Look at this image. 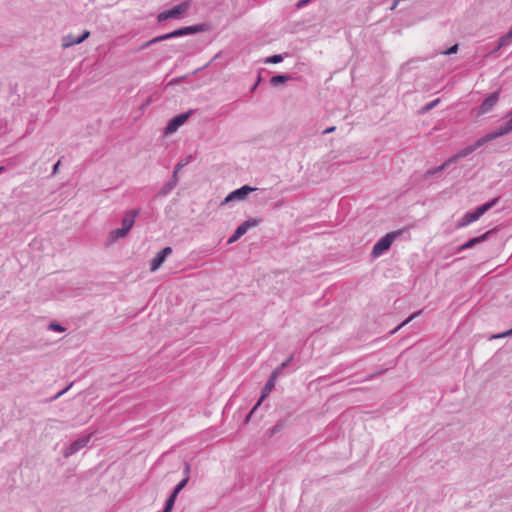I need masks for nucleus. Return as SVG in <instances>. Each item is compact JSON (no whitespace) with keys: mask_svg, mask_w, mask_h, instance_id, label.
<instances>
[{"mask_svg":"<svg viewBox=\"0 0 512 512\" xmlns=\"http://www.w3.org/2000/svg\"><path fill=\"white\" fill-rule=\"evenodd\" d=\"M191 472V465L188 462H184V478H187V481H189Z\"/></svg>","mask_w":512,"mask_h":512,"instance_id":"29","label":"nucleus"},{"mask_svg":"<svg viewBox=\"0 0 512 512\" xmlns=\"http://www.w3.org/2000/svg\"><path fill=\"white\" fill-rule=\"evenodd\" d=\"M276 379L277 378L274 377L272 374L270 375V378L268 379V381L266 382V384L263 387V390H262V393H261V396H260L258 402L253 407V409L251 410L249 415H251L258 408V406L261 404V402L271 393V391L274 389ZM249 417L250 416L247 417V420L249 419Z\"/></svg>","mask_w":512,"mask_h":512,"instance_id":"13","label":"nucleus"},{"mask_svg":"<svg viewBox=\"0 0 512 512\" xmlns=\"http://www.w3.org/2000/svg\"><path fill=\"white\" fill-rule=\"evenodd\" d=\"M171 181H175V185H177L178 178H177V174H175V171L173 172V176H172Z\"/></svg>","mask_w":512,"mask_h":512,"instance_id":"37","label":"nucleus"},{"mask_svg":"<svg viewBox=\"0 0 512 512\" xmlns=\"http://www.w3.org/2000/svg\"><path fill=\"white\" fill-rule=\"evenodd\" d=\"M512 43V27L510 28V30L502 35L499 40H498V45H497V49H501L503 47H506L508 45H510Z\"/></svg>","mask_w":512,"mask_h":512,"instance_id":"18","label":"nucleus"},{"mask_svg":"<svg viewBox=\"0 0 512 512\" xmlns=\"http://www.w3.org/2000/svg\"><path fill=\"white\" fill-rule=\"evenodd\" d=\"M49 329L50 330H54V331H58V332L65 331V328L62 325L58 324V323H51L49 325Z\"/></svg>","mask_w":512,"mask_h":512,"instance_id":"28","label":"nucleus"},{"mask_svg":"<svg viewBox=\"0 0 512 512\" xmlns=\"http://www.w3.org/2000/svg\"><path fill=\"white\" fill-rule=\"evenodd\" d=\"M421 310L411 314L405 321H403L400 325H398L393 331L392 333H395L396 331H398L400 328H402L403 326H405L406 324H408L410 321H412L414 318H416L417 316H419L421 314Z\"/></svg>","mask_w":512,"mask_h":512,"instance_id":"24","label":"nucleus"},{"mask_svg":"<svg viewBox=\"0 0 512 512\" xmlns=\"http://www.w3.org/2000/svg\"><path fill=\"white\" fill-rule=\"evenodd\" d=\"M511 131H512V111L508 115V120L502 126H500L495 131L488 133L485 136L481 137L480 139L475 141V143L472 144L471 146H472L473 150L475 151L478 148L485 145L486 143H488L500 136H503Z\"/></svg>","mask_w":512,"mask_h":512,"instance_id":"2","label":"nucleus"},{"mask_svg":"<svg viewBox=\"0 0 512 512\" xmlns=\"http://www.w3.org/2000/svg\"><path fill=\"white\" fill-rule=\"evenodd\" d=\"M400 234H401V231H394V232L387 233L385 236L380 238L373 246L371 255L374 258L381 256L385 251H387L390 248V246L393 243V241L395 240V238L397 236H399Z\"/></svg>","mask_w":512,"mask_h":512,"instance_id":"5","label":"nucleus"},{"mask_svg":"<svg viewBox=\"0 0 512 512\" xmlns=\"http://www.w3.org/2000/svg\"><path fill=\"white\" fill-rule=\"evenodd\" d=\"M399 1L395 0L394 3L392 4L390 10H394L396 8V6L398 5Z\"/></svg>","mask_w":512,"mask_h":512,"instance_id":"39","label":"nucleus"},{"mask_svg":"<svg viewBox=\"0 0 512 512\" xmlns=\"http://www.w3.org/2000/svg\"><path fill=\"white\" fill-rule=\"evenodd\" d=\"M335 129H336V127H335V126L330 127V128H327L326 130H324V131H323V134H329V133H332V132H334V131H335Z\"/></svg>","mask_w":512,"mask_h":512,"instance_id":"36","label":"nucleus"},{"mask_svg":"<svg viewBox=\"0 0 512 512\" xmlns=\"http://www.w3.org/2000/svg\"><path fill=\"white\" fill-rule=\"evenodd\" d=\"M176 498H177V496H175V494H171L168 497V499L166 500L165 507H164V510L162 512H171V510H172V508L174 506Z\"/></svg>","mask_w":512,"mask_h":512,"instance_id":"23","label":"nucleus"},{"mask_svg":"<svg viewBox=\"0 0 512 512\" xmlns=\"http://www.w3.org/2000/svg\"><path fill=\"white\" fill-rule=\"evenodd\" d=\"M451 164V162H449V159L446 160L443 164H441L440 166L438 167H435V168H432V169H429L427 170L424 175H423V178L424 179H428L429 177L431 176H434L440 172H442L443 170H445L449 165Z\"/></svg>","mask_w":512,"mask_h":512,"instance_id":"16","label":"nucleus"},{"mask_svg":"<svg viewBox=\"0 0 512 512\" xmlns=\"http://www.w3.org/2000/svg\"><path fill=\"white\" fill-rule=\"evenodd\" d=\"M171 253H172V248L169 246L165 247L160 252H158L156 254V256L151 260L150 270L152 272H155L157 269H159L160 266L166 260L167 256H169Z\"/></svg>","mask_w":512,"mask_h":512,"instance_id":"12","label":"nucleus"},{"mask_svg":"<svg viewBox=\"0 0 512 512\" xmlns=\"http://www.w3.org/2000/svg\"><path fill=\"white\" fill-rule=\"evenodd\" d=\"M508 336H512L511 330H507V331H505L503 333H500V334L492 335L491 339H499V338H504V337H508Z\"/></svg>","mask_w":512,"mask_h":512,"instance_id":"30","label":"nucleus"},{"mask_svg":"<svg viewBox=\"0 0 512 512\" xmlns=\"http://www.w3.org/2000/svg\"><path fill=\"white\" fill-rule=\"evenodd\" d=\"M292 361V356L289 357L285 362H283L280 366L275 368L273 372L271 373L274 377H278L282 374L283 370L289 365V363Z\"/></svg>","mask_w":512,"mask_h":512,"instance_id":"22","label":"nucleus"},{"mask_svg":"<svg viewBox=\"0 0 512 512\" xmlns=\"http://www.w3.org/2000/svg\"><path fill=\"white\" fill-rule=\"evenodd\" d=\"M60 160L58 162H56L53 166V169H52V175L55 176L57 173H58V169H59V166H60Z\"/></svg>","mask_w":512,"mask_h":512,"instance_id":"35","label":"nucleus"},{"mask_svg":"<svg viewBox=\"0 0 512 512\" xmlns=\"http://www.w3.org/2000/svg\"><path fill=\"white\" fill-rule=\"evenodd\" d=\"M90 36V32L88 30H84L80 36H74L72 34L66 35L62 39L63 48H68L74 46L76 44H80L85 41Z\"/></svg>","mask_w":512,"mask_h":512,"instance_id":"11","label":"nucleus"},{"mask_svg":"<svg viewBox=\"0 0 512 512\" xmlns=\"http://www.w3.org/2000/svg\"><path fill=\"white\" fill-rule=\"evenodd\" d=\"M204 30H205L204 25H193V26L183 27V28L174 30L173 32H170L168 34H164V35L155 37V38L147 41L146 43H144L141 46V49H145V48L149 47L150 45L161 42L163 40L180 37V36H184V35H188V34H195L198 32H202Z\"/></svg>","mask_w":512,"mask_h":512,"instance_id":"1","label":"nucleus"},{"mask_svg":"<svg viewBox=\"0 0 512 512\" xmlns=\"http://www.w3.org/2000/svg\"><path fill=\"white\" fill-rule=\"evenodd\" d=\"M473 152H474V150H473L472 146L469 145V146L461 149L458 153H456L452 157H450L449 162H451V164L455 163L457 160L464 158Z\"/></svg>","mask_w":512,"mask_h":512,"instance_id":"17","label":"nucleus"},{"mask_svg":"<svg viewBox=\"0 0 512 512\" xmlns=\"http://www.w3.org/2000/svg\"><path fill=\"white\" fill-rule=\"evenodd\" d=\"M72 384H70L69 386H67L66 388H64L63 390H61L60 392H58L54 397L53 399H58L59 397H61L70 387H71Z\"/></svg>","mask_w":512,"mask_h":512,"instance_id":"34","label":"nucleus"},{"mask_svg":"<svg viewBox=\"0 0 512 512\" xmlns=\"http://www.w3.org/2000/svg\"><path fill=\"white\" fill-rule=\"evenodd\" d=\"M291 80V76L290 75H276V76H273L271 79H270V83L271 85L273 86H278L279 84H282V83H285L287 81Z\"/></svg>","mask_w":512,"mask_h":512,"instance_id":"20","label":"nucleus"},{"mask_svg":"<svg viewBox=\"0 0 512 512\" xmlns=\"http://www.w3.org/2000/svg\"><path fill=\"white\" fill-rule=\"evenodd\" d=\"M191 7V2L189 0L184 1L176 6H174L172 9L163 11L158 14L157 21L163 22L168 19H179L182 17L184 13H186Z\"/></svg>","mask_w":512,"mask_h":512,"instance_id":"4","label":"nucleus"},{"mask_svg":"<svg viewBox=\"0 0 512 512\" xmlns=\"http://www.w3.org/2000/svg\"><path fill=\"white\" fill-rule=\"evenodd\" d=\"M440 102V99H435L433 101H431L430 103L426 104L423 108H422V113H427L429 112L430 110H432L434 107L437 106V104Z\"/></svg>","mask_w":512,"mask_h":512,"instance_id":"27","label":"nucleus"},{"mask_svg":"<svg viewBox=\"0 0 512 512\" xmlns=\"http://www.w3.org/2000/svg\"><path fill=\"white\" fill-rule=\"evenodd\" d=\"M192 111H189L187 113L179 114L175 117H173L167 124L165 128V134H171L178 130L180 126H182L189 116L191 115Z\"/></svg>","mask_w":512,"mask_h":512,"instance_id":"8","label":"nucleus"},{"mask_svg":"<svg viewBox=\"0 0 512 512\" xmlns=\"http://www.w3.org/2000/svg\"><path fill=\"white\" fill-rule=\"evenodd\" d=\"M493 231L490 230V231H487L486 233L482 234L481 236H478V237H474L470 240H468L466 243H464L463 245L459 246L458 249H457V252H461L463 250H466V249H469V248H472L474 247L475 245L479 244V243H482L483 241H485L490 234H492Z\"/></svg>","mask_w":512,"mask_h":512,"instance_id":"14","label":"nucleus"},{"mask_svg":"<svg viewBox=\"0 0 512 512\" xmlns=\"http://www.w3.org/2000/svg\"><path fill=\"white\" fill-rule=\"evenodd\" d=\"M499 199V197H496L491 201L479 206L475 211L466 213L457 223V228L465 227L477 221L485 212L494 207L498 203Z\"/></svg>","mask_w":512,"mask_h":512,"instance_id":"3","label":"nucleus"},{"mask_svg":"<svg viewBox=\"0 0 512 512\" xmlns=\"http://www.w3.org/2000/svg\"><path fill=\"white\" fill-rule=\"evenodd\" d=\"M175 181H169L167 182L159 191V196H166L169 194L174 188H175Z\"/></svg>","mask_w":512,"mask_h":512,"instance_id":"21","label":"nucleus"},{"mask_svg":"<svg viewBox=\"0 0 512 512\" xmlns=\"http://www.w3.org/2000/svg\"><path fill=\"white\" fill-rule=\"evenodd\" d=\"M4 171V167L0 166V173Z\"/></svg>","mask_w":512,"mask_h":512,"instance_id":"43","label":"nucleus"},{"mask_svg":"<svg viewBox=\"0 0 512 512\" xmlns=\"http://www.w3.org/2000/svg\"><path fill=\"white\" fill-rule=\"evenodd\" d=\"M187 163H188V161H185V162L181 161V162L177 163L175 168H174L175 169V174H177L178 171L180 169H182Z\"/></svg>","mask_w":512,"mask_h":512,"instance_id":"32","label":"nucleus"},{"mask_svg":"<svg viewBox=\"0 0 512 512\" xmlns=\"http://www.w3.org/2000/svg\"><path fill=\"white\" fill-rule=\"evenodd\" d=\"M188 481L187 478H183L174 488L173 492L171 494H175L177 496L181 490L187 485Z\"/></svg>","mask_w":512,"mask_h":512,"instance_id":"25","label":"nucleus"},{"mask_svg":"<svg viewBox=\"0 0 512 512\" xmlns=\"http://www.w3.org/2000/svg\"><path fill=\"white\" fill-rule=\"evenodd\" d=\"M458 51V44H455L453 46H451L448 50H446L444 52L445 55H451V54H454Z\"/></svg>","mask_w":512,"mask_h":512,"instance_id":"31","label":"nucleus"},{"mask_svg":"<svg viewBox=\"0 0 512 512\" xmlns=\"http://www.w3.org/2000/svg\"><path fill=\"white\" fill-rule=\"evenodd\" d=\"M283 61V56L276 54L265 59V63L277 64Z\"/></svg>","mask_w":512,"mask_h":512,"instance_id":"26","label":"nucleus"},{"mask_svg":"<svg viewBox=\"0 0 512 512\" xmlns=\"http://www.w3.org/2000/svg\"><path fill=\"white\" fill-rule=\"evenodd\" d=\"M139 215V210H129L125 213L123 219H122V228H124L126 231H130V229L133 227L135 218Z\"/></svg>","mask_w":512,"mask_h":512,"instance_id":"15","label":"nucleus"},{"mask_svg":"<svg viewBox=\"0 0 512 512\" xmlns=\"http://www.w3.org/2000/svg\"><path fill=\"white\" fill-rule=\"evenodd\" d=\"M91 435H87L81 437L74 442H72L63 452L64 457L68 458L78 452L80 449L84 448L90 441Z\"/></svg>","mask_w":512,"mask_h":512,"instance_id":"9","label":"nucleus"},{"mask_svg":"<svg viewBox=\"0 0 512 512\" xmlns=\"http://www.w3.org/2000/svg\"><path fill=\"white\" fill-rule=\"evenodd\" d=\"M260 223V220L251 218L244 221L241 225L237 227L232 236L228 239V244H232L236 242L240 237H242L249 228L255 227Z\"/></svg>","mask_w":512,"mask_h":512,"instance_id":"7","label":"nucleus"},{"mask_svg":"<svg viewBox=\"0 0 512 512\" xmlns=\"http://www.w3.org/2000/svg\"><path fill=\"white\" fill-rule=\"evenodd\" d=\"M499 100V92L491 93L484 99L479 107V114H486L493 110Z\"/></svg>","mask_w":512,"mask_h":512,"instance_id":"10","label":"nucleus"},{"mask_svg":"<svg viewBox=\"0 0 512 512\" xmlns=\"http://www.w3.org/2000/svg\"><path fill=\"white\" fill-rule=\"evenodd\" d=\"M171 181H175V185H177L178 178H177V174H175V171L173 172V176H172Z\"/></svg>","mask_w":512,"mask_h":512,"instance_id":"38","label":"nucleus"},{"mask_svg":"<svg viewBox=\"0 0 512 512\" xmlns=\"http://www.w3.org/2000/svg\"><path fill=\"white\" fill-rule=\"evenodd\" d=\"M510 330H511V334H512V328Z\"/></svg>","mask_w":512,"mask_h":512,"instance_id":"44","label":"nucleus"},{"mask_svg":"<svg viewBox=\"0 0 512 512\" xmlns=\"http://www.w3.org/2000/svg\"><path fill=\"white\" fill-rule=\"evenodd\" d=\"M379 374H382V371H380L379 373H377V375H379ZM375 376H376V374H372V375H370L367 379H368V380H370V379L374 378Z\"/></svg>","mask_w":512,"mask_h":512,"instance_id":"40","label":"nucleus"},{"mask_svg":"<svg viewBox=\"0 0 512 512\" xmlns=\"http://www.w3.org/2000/svg\"><path fill=\"white\" fill-rule=\"evenodd\" d=\"M311 0H299L296 4L297 8H302L306 6Z\"/></svg>","mask_w":512,"mask_h":512,"instance_id":"33","label":"nucleus"},{"mask_svg":"<svg viewBox=\"0 0 512 512\" xmlns=\"http://www.w3.org/2000/svg\"><path fill=\"white\" fill-rule=\"evenodd\" d=\"M254 190H256V188L244 185L241 188L236 189L229 193L226 196V198L221 202V205H226L233 201H242L249 195L250 192Z\"/></svg>","mask_w":512,"mask_h":512,"instance_id":"6","label":"nucleus"},{"mask_svg":"<svg viewBox=\"0 0 512 512\" xmlns=\"http://www.w3.org/2000/svg\"><path fill=\"white\" fill-rule=\"evenodd\" d=\"M279 427H280L279 425H276V426L273 428L272 433H275L276 431H278Z\"/></svg>","mask_w":512,"mask_h":512,"instance_id":"42","label":"nucleus"},{"mask_svg":"<svg viewBox=\"0 0 512 512\" xmlns=\"http://www.w3.org/2000/svg\"><path fill=\"white\" fill-rule=\"evenodd\" d=\"M499 50H500V49H497V46H496V47H495V49L489 53V55H493V54H495V53H496L497 51H499Z\"/></svg>","mask_w":512,"mask_h":512,"instance_id":"41","label":"nucleus"},{"mask_svg":"<svg viewBox=\"0 0 512 512\" xmlns=\"http://www.w3.org/2000/svg\"><path fill=\"white\" fill-rule=\"evenodd\" d=\"M128 234V231H126L124 228H117V229H114L110 232L109 234V240L111 242H115L121 238H124L126 237Z\"/></svg>","mask_w":512,"mask_h":512,"instance_id":"19","label":"nucleus"}]
</instances>
